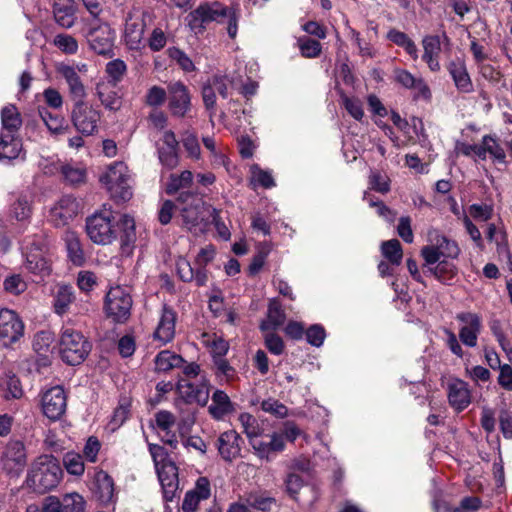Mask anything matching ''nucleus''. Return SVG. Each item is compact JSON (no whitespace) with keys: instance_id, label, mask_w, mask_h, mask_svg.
Masks as SVG:
<instances>
[{"instance_id":"nucleus-22","label":"nucleus","mask_w":512,"mask_h":512,"mask_svg":"<svg viewBox=\"0 0 512 512\" xmlns=\"http://www.w3.org/2000/svg\"><path fill=\"white\" fill-rule=\"evenodd\" d=\"M57 71L65 79L68 85L69 95L74 103L83 102L87 96V91L80 75H77L76 68L61 64L58 66Z\"/></svg>"},{"instance_id":"nucleus-59","label":"nucleus","mask_w":512,"mask_h":512,"mask_svg":"<svg viewBox=\"0 0 512 512\" xmlns=\"http://www.w3.org/2000/svg\"><path fill=\"white\" fill-rule=\"evenodd\" d=\"M299 48L301 54L307 58L317 57L321 52L320 42L308 37H304L299 40Z\"/></svg>"},{"instance_id":"nucleus-46","label":"nucleus","mask_w":512,"mask_h":512,"mask_svg":"<svg viewBox=\"0 0 512 512\" xmlns=\"http://www.w3.org/2000/svg\"><path fill=\"white\" fill-rule=\"evenodd\" d=\"M39 114L49 131L53 134H62L68 129V126L65 125L64 118L53 115L46 108L40 109Z\"/></svg>"},{"instance_id":"nucleus-20","label":"nucleus","mask_w":512,"mask_h":512,"mask_svg":"<svg viewBox=\"0 0 512 512\" xmlns=\"http://www.w3.org/2000/svg\"><path fill=\"white\" fill-rule=\"evenodd\" d=\"M176 319V312L172 308L164 305L153 334L154 339L159 341L161 345L167 344L174 338Z\"/></svg>"},{"instance_id":"nucleus-17","label":"nucleus","mask_w":512,"mask_h":512,"mask_svg":"<svg viewBox=\"0 0 512 512\" xmlns=\"http://www.w3.org/2000/svg\"><path fill=\"white\" fill-rule=\"evenodd\" d=\"M79 202L71 195H65L50 210V221L55 226H64L79 212Z\"/></svg>"},{"instance_id":"nucleus-57","label":"nucleus","mask_w":512,"mask_h":512,"mask_svg":"<svg viewBox=\"0 0 512 512\" xmlns=\"http://www.w3.org/2000/svg\"><path fill=\"white\" fill-rule=\"evenodd\" d=\"M167 92L164 88L154 85L150 87L145 95V104L150 107H159L166 101Z\"/></svg>"},{"instance_id":"nucleus-8","label":"nucleus","mask_w":512,"mask_h":512,"mask_svg":"<svg viewBox=\"0 0 512 512\" xmlns=\"http://www.w3.org/2000/svg\"><path fill=\"white\" fill-rule=\"evenodd\" d=\"M132 308V298L128 289L115 286L111 287L106 295L105 310L108 317L115 322H125Z\"/></svg>"},{"instance_id":"nucleus-29","label":"nucleus","mask_w":512,"mask_h":512,"mask_svg":"<svg viewBox=\"0 0 512 512\" xmlns=\"http://www.w3.org/2000/svg\"><path fill=\"white\" fill-rule=\"evenodd\" d=\"M55 21L63 28H71L75 23V8L72 0H54Z\"/></svg>"},{"instance_id":"nucleus-38","label":"nucleus","mask_w":512,"mask_h":512,"mask_svg":"<svg viewBox=\"0 0 512 512\" xmlns=\"http://www.w3.org/2000/svg\"><path fill=\"white\" fill-rule=\"evenodd\" d=\"M201 341L209 348L213 360L217 357H224L229 350V343L216 333H203Z\"/></svg>"},{"instance_id":"nucleus-14","label":"nucleus","mask_w":512,"mask_h":512,"mask_svg":"<svg viewBox=\"0 0 512 512\" xmlns=\"http://www.w3.org/2000/svg\"><path fill=\"white\" fill-rule=\"evenodd\" d=\"M24 325L17 314L9 309H0V339L5 346L16 342L23 335Z\"/></svg>"},{"instance_id":"nucleus-48","label":"nucleus","mask_w":512,"mask_h":512,"mask_svg":"<svg viewBox=\"0 0 512 512\" xmlns=\"http://www.w3.org/2000/svg\"><path fill=\"white\" fill-rule=\"evenodd\" d=\"M63 465L71 475L81 476L85 471L83 457L73 451L67 452L63 457Z\"/></svg>"},{"instance_id":"nucleus-32","label":"nucleus","mask_w":512,"mask_h":512,"mask_svg":"<svg viewBox=\"0 0 512 512\" xmlns=\"http://www.w3.org/2000/svg\"><path fill=\"white\" fill-rule=\"evenodd\" d=\"M449 72L460 92L469 93L473 91V84L464 63L452 62L449 65Z\"/></svg>"},{"instance_id":"nucleus-44","label":"nucleus","mask_w":512,"mask_h":512,"mask_svg":"<svg viewBox=\"0 0 512 512\" xmlns=\"http://www.w3.org/2000/svg\"><path fill=\"white\" fill-rule=\"evenodd\" d=\"M121 229L120 241L122 246H129L136 240L135 221L129 215H123L118 223Z\"/></svg>"},{"instance_id":"nucleus-40","label":"nucleus","mask_w":512,"mask_h":512,"mask_svg":"<svg viewBox=\"0 0 512 512\" xmlns=\"http://www.w3.org/2000/svg\"><path fill=\"white\" fill-rule=\"evenodd\" d=\"M193 183V174L189 170L181 172V174H170L166 183L165 191L168 195H173L180 190L189 188Z\"/></svg>"},{"instance_id":"nucleus-39","label":"nucleus","mask_w":512,"mask_h":512,"mask_svg":"<svg viewBox=\"0 0 512 512\" xmlns=\"http://www.w3.org/2000/svg\"><path fill=\"white\" fill-rule=\"evenodd\" d=\"M74 300L75 295L73 287L65 284L59 285L54 299L55 312L59 315L65 314Z\"/></svg>"},{"instance_id":"nucleus-3","label":"nucleus","mask_w":512,"mask_h":512,"mask_svg":"<svg viewBox=\"0 0 512 512\" xmlns=\"http://www.w3.org/2000/svg\"><path fill=\"white\" fill-rule=\"evenodd\" d=\"M149 452L163 490V497L166 501H173L179 491L178 468L164 447L150 444Z\"/></svg>"},{"instance_id":"nucleus-2","label":"nucleus","mask_w":512,"mask_h":512,"mask_svg":"<svg viewBox=\"0 0 512 512\" xmlns=\"http://www.w3.org/2000/svg\"><path fill=\"white\" fill-rule=\"evenodd\" d=\"M62 476L58 460L52 455H41L31 463L25 484L32 491L44 494L56 488Z\"/></svg>"},{"instance_id":"nucleus-50","label":"nucleus","mask_w":512,"mask_h":512,"mask_svg":"<svg viewBox=\"0 0 512 512\" xmlns=\"http://www.w3.org/2000/svg\"><path fill=\"white\" fill-rule=\"evenodd\" d=\"M60 501L65 512H84L85 500L77 492L64 494Z\"/></svg>"},{"instance_id":"nucleus-7","label":"nucleus","mask_w":512,"mask_h":512,"mask_svg":"<svg viewBox=\"0 0 512 512\" xmlns=\"http://www.w3.org/2000/svg\"><path fill=\"white\" fill-rule=\"evenodd\" d=\"M87 235L96 244H111L117 237V229L112 213L104 211L95 213L87 219Z\"/></svg>"},{"instance_id":"nucleus-62","label":"nucleus","mask_w":512,"mask_h":512,"mask_svg":"<svg viewBox=\"0 0 512 512\" xmlns=\"http://www.w3.org/2000/svg\"><path fill=\"white\" fill-rule=\"evenodd\" d=\"M97 285V276L87 270L80 271L77 275V286L85 293H88L94 289Z\"/></svg>"},{"instance_id":"nucleus-51","label":"nucleus","mask_w":512,"mask_h":512,"mask_svg":"<svg viewBox=\"0 0 512 512\" xmlns=\"http://www.w3.org/2000/svg\"><path fill=\"white\" fill-rule=\"evenodd\" d=\"M443 258H456L459 255L460 249L455 241L449 240L445 236L437 235L436 242L433 243Z\"/></svg>"},{"instance_id":"nucleus-18","label":"nucleus","mask_w":512,"mask_h":512,"mask_svg":"<svg viewBox=\"0 0 512 512\" xmlns=\"http://www.w3.org/2000/svg\"><path fill=\"white\" fill-rule=\"evenodd\" d=\"M456 319L464 324L459 331L461 342L468 347H475L481 332V318L475 313L462 312L457 314Z\"/></svg>"},{"instance_id":"nucleus-25","label":"nucleus","mask_w":512,"mask_h":512,"mask_svg":"<svg viewBox=\"0 0 512 512\" xmlns=\"http://www.w3.org/2000/svg\"><path fill=\"white\" fill-rule=\"evenodd\" d=\"M116 88L114 82L104 81H99L95 86V95L107 110L118 111L122 106V99Z\"/></svg>"},{"instance_id":"nucleus-33","label":"nucleus","mask_w":512,"mask_h":512,"mask_svg":"<svg viewBox=\"0 0 512 512\" xmlns=\"http://www.w3.org/2000/svg\"><path fill=\"white\" fill-rule=\"evenodd\" d=\"M1 122L5 132L2 134H12L20 128L22 124L21 115L16 106L9 104L1 110Z\"/></svg>"},{"instance_id":"nucleus-34","label":"nucleus","mask_w":512,"mask_h":512,"mask_svg":"<svg viewBox=\"0 0 512 512\" xmlns=\"http://www.w3.org/2000/svg\"><path fill=\"white\" fill-rule=\"evenodd\" d=\"M64 241L70 261L76 266L83 265L85 256L78 235L73 231H67Z\"/></svg>"},{"instance_id":"nucleus-64","label":"nucleus","mask_w":512,"mask_h":512,"mask_svg":"<svg viewBox=\"0 0 512 512\" xmlns=\"http://www.w3.org/2000/svg\"><path fill=\"white\" fill-rule=\"evenodd\" d=\"M261 409L266 412L270 413L276 417L283 418L287 415L288 409L285 405L280 403L278 400L275 399H267L262 401L261 403Z\"/></svg>"},{"instance_id":"nucleus-49","label":"nucleus","mask_w":512,"mask_h":512,"mask_svg":"<svg viewBox=\"0 0 512 512\" xmlns=\"http://www.w3.org/2000/svg\"><path fill=\"white\" fill-rule=\"evenodd\" d=\"M53 44L63 53L74 55L78 52V41L69 34H57L53 39Z\"/></svg>"},{"instance_id":"nucleus-47","label":"nucleus","mask_w":512,"mask_h":512,"mask_svg":"<svg viewBox=\"0 0 512 512\" xmlns=\"http://www.w3.org/2000/svg\"><path fill=\"white\" fill-rule=\"evenodd\" d=\"M31 213V206L25 197H19L10 207V217L18 222H27Z\"/></svg>"},{"instance_id":"nucleus-28","label":"nucleus","mask_w":512,"mask_h":512,"mask_svg":"<svg viewBox=\"0 0 512 512\" xmlns=\"http://www.w3.org/2000/svg\"><path fill=\"white\" fill-rule=\"evenodd\" d=\"M94 493L104 504L113 501L114 482L113 479L104 471L100 470L94 476Z\"/></svg>"},{"instance_id":"nucleus-4","label":"nucleus","mask_w":512,"mask_h":512,"mask_svg":"<svg viewBox=\"0 0 512 512\" xmlns=\"http://www.w3.org/2000/svg\"><path fill=\"white\" fill-rule=\"evenodd\" d=\"M91 351L90 342L84 335L71 327H63L59 340V353L69 365L81 364Z\"/></svg>"},{"instance_id":"nucleus-43","label":"nucleus","mask_w":512,"mask_h":512,"mask_svg":"<svg viewBox=\"0 0 512 512\" xmlns=\"http://www.w3.org/2000/svg\"><path fill=\"white\" fill-rule=\"evenodd\" d=\"M238 420L243 429V433H245L249 442L256 437L261 436L263 429L253 415L249 413H241L238 417Z\"/></svg>"},{"instance_id":"nucleus-58","label":"nucleus","mask_w":512,"mask_h":512,"mask_svg":"<svg viewBox=\"0 0 512 512\" xmlns=\"http://www.w3.org/2000/svg\"><path fill=\"white\" fill-rule=\"evenodd\" d=\"M202 99L205 108L209 111L210 119L216 114V91L212 88L209 80H207L202 87Z\"/></svg>"},{"instance_id":"nucleus-42","label":"nucleus","mask_w":512,"mask_h":512,"mask_svg":"<svg viewBox=\"0 0 512 512\" xmlns=\"http://www.w3.org/2000/svg\"><path fill=\"white\" fill-rule=\"evenodd\" d=\"M387 38L394 44L402 47L414 59L418 58V50L414 41L404 32L391 29L387 33Z\"/></svg>"},{"instance_id":"nucleus-30","label":"nucleus","mask_w":512,"mask_h":512,"mask_svg":"<svg viewBox=\"0 0 512 512\" xmlns=\"http://www.w3.org/2000/svg\"><path fill=\"white\" fill-rule=\"evenodd\" d=\"M424 54L423 60L427 63L429 69L436 72L440 69L439 54L441 51L440 36H426L423 41Z\"/></svg>"},{"instance_id":"nucleus-60","label":"nucleus","mask_w":512,"mask_h":512,"mask_svg":"<svg viewBox=\"0 0 512 512\" xmlns=\"http://www.w3.org/2000/svg\"><path fill=\"white\" fill-rule=\"evenodd\" d=\"M251 180L264 188H271L275 186L272 174L269 171L262 170L258 166H253L251 169Z\"/></svg>"},{"instance_id":"nucleus-31","label":"nucleus","mask_w":512,"mask_h":512,"mask_svg":"<svg viewBox=\"0 0 512 512\" xmlns=\"http://www.w3.org/2000/svg\"><path fill=\"white\" fill-rule=\"evenodd\" d=\"M25 255V267L29 272L41 277H45L50 274V266L41 253L39 247H37L35 251L31 250L26 252Z\"/></svg>"},{"instance_id":"nucleus-6","label":"nucleus","mask_w":512,"mask_h":512,"mask_svg":"<svg viewBox=\"0 0 512 512\" xmlns=\"http://www.w3.org/2000/svg\"><path fill=\"white\" fill-rule=\"evenodd\" d=\"M100 181L115 200L127 201L132 197L128 167L124 162H115L110 165Z\"/></svg>"},{"instance_id":"nucleus-19","label":"nucleus","mask_w":512,"mask_h":512,"mask_svg":"<svg viewBox=\"0 0 512 512\" xmlns=\"http://www.w3.org/2000/svg\"><path fill=\"white\" fill-rule=\"evenodd\" d=\"M447 397L450 406L456 411L465 410L471 403V390L468 383L453 379L447 385Z\"/></svg>"},{"instance_id":"nucleus-11","label":"nucleus","mask_w":512,"mask_h":512,"mask_svg":"<svg viewBox=\"0 0 512 512\" xmlns=\"http://www.w3.org/2000/svg\"><path fill=\"white\" fill-rule=\"evenodd\" d=\"M177 392L185 403L205 406L209 400L210 390L208 381L201 377L198 382L180 379L177 384Z\"/></svg>"},{"instance_id":"nucleus-26","label":"nucleus","mask_w":512,"mask_h":512,"mask_svg":"<svg viewBox=\"0 0 512 512\" xmlns=\"http://www.w3.org/2000/svg\"><path fill=\"white\" fill-rule=\"evenodd\" d=\"M175 416L166 410H160L155 414V423L161 440L171 446L172 448L177 447V437L172 431L175 425Z\"/></svg>"},{"instance_id":"nucleus-37","label":"nucleus","mask_w":512,"mask_h":512,"mask_svg":"<svg viewBox=\"0 0 512 512\" xmlns=\"http://www.w3.org/2000/svg\"><path fill=\"white\" fill-rule=\"evenodd\" d=\"M22 151V143L12 134H1L0 159H16Z\"/></svg>"},{"instance_id":"nucleus-61","label":"nucleus","mask_w":512,"mask_h":512,"mask_svg":"<svg viewBox=\"0 0 512 512\" xmlns=\"http://www.w3.org/2000/svg\"><path fill=\"white\" fill-rule=\"evenodd\" d=\"M247 502L249 506L264 512L271 511L276 505L274 498L262 495H251L247 499Z\"/></svg>"},{"instance_id":"nucleus-45","label":"nucleus","mask_w":512,"mask_h":512,"mask_svg":"<svg viewBox=\"0 0 512 512\" xmlns=\"http://www.w3.org/2000/svg\"><path fill=\"white\" fill-rule=\"evenodd\" d=\"M383 256L392 265H399L402 261L403 251L400 242L397 239L385 241L381 245Z\"/></svg>"},{"instance_id":"nucleus-24","label":"nucleus","mask_w":512,"mask_h":512,"mask_svg":"<svg viewBox=\"0 0 512 512\" xmlns=\"http://www.w3.org/2000/svg\"><path fill=\"white\" fill-rule=\"evenodd\" d=\"M236 411V404L222 390H216L211 396L208 412L217 421H224Z\"/></svg>"},{"instance_id":"nucleus-54","label":"nucleus","mask_w":512,"mask_h":512,"mask_svg":"<svg viewBox=\"0 0 512 512\" xmlns=\"http://www.w3.org/2000/svg\"><path fill=\"white\" fill-rule=\"evenodd\" d=\"M61 172L70 184L77 185L85 182L86 170L82 167L66 164L62 166Z\"/></svg>"},{"instance_id":"nucleus-36","label":"nucleus","mask_w":512,"mask_h":512,"mask_svg":"<svg viewBox=\"0 0 512 512\" xmlns=\"http://www.w3.org/2000/svg\"><path fill=\"white\" fill-rule=\"evenodd\" d=\"M0 390L5 399H19L23 389L19 378L12 373H5L0 379Z\"/></svg>"},{"instance_id":"nucleus-15","label":"nucleus","mask_w":512,"mask_h":512,"mask_svg":"<svg viewBox=\"0 0 512 512\" xmlns=\"http://www.w3.org/2000/svg\"><path fill=\"white\" fill-rule=\"evenodd\" d=\"M169 109L172 115L184 117L191 108V96L188 87L181 81L168 85Z\"/></svg>"},{"instance_id":"nucleus-13","label":"nucleus","mask_w":512,"mask_h":512,"mask_svg":"<svg viewBox=\"0 0 512 512\" xmlns=\"http://www.w3.org/2000/svg\"><path fill=\"white\" fill-rule=\"evenodd\" d=\"M146 22L144 14L131 12L128 14L124 29V42L131 50H139L144 46Z\"/></svg>"},{"instance_id":"nucleus-53","label":"nucleus","mask_w":512,"mask_h":512,"mask_svg":"<svg viewBox=\"0 0 512 512\" xmlns=\"http://www.w3.org/2000/svg\"><path fill=\"white\" fill-rule=\"evenodd\" d=\"M430 272L441 282L445 283L451 280L456 274L454 264L449 261L442 260L435 267L429 268Z\"/></svg>"},{"instance_id":"nucleus-35","label":"nucleus","mask_w":512,"mask_h":512,"mask_svg":"<svg viewBox=\"0 0 512 512\" xmlns=\"http://www.w3.org/2000/svg\"><path fill=\"white\" fill-rule=\"evenodd\" d=\"M267 317L268 321L262 323L260 326L263 332L269 330L270 328L276 329L277 327L281 326L286 319V315L281 303L275 298L269 301Z\"/></svg>"},{"instance_id":"nucleus-10","label":"nucleus","mask_w":512,"mask_h":512,"mask_svg":"<svg viewBox=\"0 0 512 512\" xmlns=\"http://www.w3.org/2000/svg\"><path fill=\"white\" fill-rule=\"evenodd\" d=\"M184 224L191 229L202 220L203 200L198 193L182 191L177 198Z\"/></svg>"},{"instance_id":"nucleus-52","label":"nucleus","mask_w":512,"mask_h":512,"mask_svg":"<svg viewBox=\"0 0 512 512\" xmlns=\"http://www.w3.org/2000/svg\"><path fill=\"white\" fill-rule=\"evenodd\" d=\"M482 143L485 156L489 153L495 160L499 162L505 161V151L495 138L490 135H485L482 139Z\"/></svg>"},{"instance_id":"nucleus-9","label":"nucleus","mask_w":512,"mask_h":512,"mask_svg":"<svg viewBox=\"0 0 512 512\" xmlns=\"http://www.w3.org/2000/svg\"><path fill=\"white\" fill-rule=\"evenodd\" d=\"M101 113L87 102L74 103L71 120L78 132L83 135H93L98 131Z\"/></svg>"},{"instance_id":"nucleus-56","label":"nucleus","mask_w":512,"mask_h":512,"mask_svg":"<svg viewBox=\"0 0 512 512\" xmlns=\"http://www.w3.org/2000/svg\"><path fill=\"white\" fill-rule=\"evenodd\" d=\"M127 71V66L124 61L115 59L110 61L106 65V73L111 78L106 82H114L116 85L122 80L123 76Z\"/></svg>"},{"instance_id":"nucleus-1","label":"nucleus","mask_w":512,"mask_h":512,"mask_svg":"<svg viewBox=\"0 0 512 512\" xmlns=\"http://www.w3.org/2000/svg\"><path fill=\"white\" fill-rule=\"evenodd\" d=\"M239 17L236 11L218 1L203 2L189 13L188 22L192 30L202 32L211 23L227 21V33L231 39L237 36Z\"/></svg>"},{"instance_id":"nucleus-23","label":"nucleus","mask_w":512,"mask_h":512,"mask_svg":"<svg viewBox=\"0 0 512 512\" xmlns=\"http://www.w3.org/2000/svg\"><path fill=\"white\" fill-rule=\"evenodd\" d=\"M243 440L235 430L223 432L217 440L219 454L225 461H232L240 456Z\"/></svg>"},{"instance_id":"nucleus-55","label":"nucleus","mask_w":512,"mask_h":512,"mask_svg":"<svg viewBox=\"0 0 512 512\" xmlns=\"http://www.w3.org/2000/svg\"><path fill=\"white\" fill-rule=\"evenodd\" d=\"M369 188L376 192L386 194L390 191V180L385 174L377 170H371L369 175Z\"/></svg>"},{"instance_id":"nucleus-21","label":"nucleus","mask_w":512,"mask_h":512,"mask_svg":"<svg viewBox=\"0 0 512 512\" xmlns=\"http://www.w3.org/2000/svg\"><path fill=\"white\" fill-rule=\"evenodd\" d=\"M269 441H264L260 437H256L249 442L254 450V453L260 458L267 461L272 460L274 453H278L284 450L285 442L283 436L278 433H272L269 435Z\"/></svg>"},{"instance_id":"nucleus-27","label":"nucleus","mask_w":512,"mask_h":512,"mask_svg":"<svg viewBox=\"0 0 512 512\" xmlns=\"http://www.w3.org/2000/svg\"><path fill=\"white\" fill-rule=\"evenodd\" d=\"M176 271L179 278L184 282L194 281L197 286H204L208 281L207 270L193 268L191 263L184 257L176 260Z\"/></svg>"},{"instance_id":"nucleus-16","label":"nucleus","mask_w":512,"mask_h":512,"mask_svg":"<svg viewBox=\"0 0 512 512\" xmlns=\"http://www.w3.org/2000/svg\"><path fill=\"white\" fill-rule=\"evenodd\" d=\"M26 465L25 447L20 441H12L2 456V467L10 475H19Z\"/></svg>"},{"instance_id":"nucleus-63","label":"nucleus","mask_w":512,"mask_h":512,"mask_svg":"<svg viewBox=\"0 0 512 512\" xmlns=\"http://www.w3.org/2000/svg\"><path fill=\"white\" fill-rule=\"evenodd\" d=\"M182 143L188 155L194 159L200 157V145L198 138L194 133L186 132L182 136Z\"/></svg>"},{"instance_id":"nucleus-41","label":"nucleus","mask_w":512,"mask_h":512,"mask_svg":"<svg viewBox=\"0 0 512 512\" xmlns=\"http://www.w3.org/2000/svg\"><path fill=\"white\" fill-rule=\"evenodd\" d=\"M184 359L169 350L161 351L155 358V369L159 372H167L173 368L181 367Z\"/></svg>"},{"instance_id":"nucleus-5","label":"nucleus","mask_w":512,"mask_h":512,"mask_svg":"<svg viewBox=\"0 0 512 512\" xmlns=\"http://www.w3.org/2000/svg\"><path fill=\"white\" fill-rule=\"evenodd\" d=\"M82 34L89 48L98 55L112 56L115 31L109 24L94 19L85 23Z\"/></svg>"},{"instance_id":"nucleus-12","label":"nucleus","mask_w":512,"mask_h":512,"mask_svg":"<svg viewBox=\"0 0 512 512\" xmlns=\"http://www.w3.org/2000/svg\"><path fill=\"white\" fill-rule=\"evenodd\" d=\"M43 414L50 420H58L66 411L67 397L61 386L47 389L41 399Z\"/></svg>"}]
</instances>
